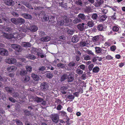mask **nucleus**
Masks as SVG:
<instances>
[{"label":"nucleus","mask_w":125,"mask_h":125,"mask_svg":"<svg viewBox=\"0 0 125 125\" xmlns=\"http://www.w3.org/2000/svg\"><path fill=\"white\" fill-rule=\"evenodd\" d=\"M61 78H73V77L71 73H68L63 74Z\"/></svg>","instance_id":"1a4fd4ad"},{"label":"nucleus","mask_w":125,"mask_h":125,"mask_svg":"<svg viewBox=\"0 0 125 125\" xmlns=\"http://www.w3.org/2000/svg\"><path fill=\"white\" fill-rule=\"evenodd\" d=\"M107 17L105 15H103L100 16L99 17V21L101 22L104 21L106 19Z\"/></svg>","instance_id":"aec40b11"},{"label":"nucleus","mask_w":125,"mask_h":125,"mask_svg":"<svg viewBox=\"0 0 125 125\" xmlns=\"http://www.w3.org/2000/svg\"><path fill=\"white\" fill-rule=\"evenodd\" d=\"M68 89V87L66 86H63L61 89V92L63 94H65L66 92L65 91Z\"/></svg>","instance_id":"f3484780"},{"label":"nucleus","mask_w":125,"mask_h":125,"mask_svg":"<svg viewBox=\"0 0 125 125\" xmlns=\"http://www.w3.org/2000/svg\"><path fill=\"white\" fill-rule=\"evenodd\" d=\"M11 21L13 23L16 25L18 24V18L16 19L14 18H13L11 19Z\"/></svg>","instance_id":"a878e982"},{"label":"nucleus","mask_w":125,"mask_h":125,"mask_svg":"<svg viewBox=\"0 0 125 125\" xmlns=\"http://www.w3.org/2000/svg\"><path fill=\"white\" fill-rule=\"evenodd\" d=\"M49 85L46 82H43L41 84V89L43 91L47 90L49 87Z\"/></svg>","instance_id":"20e7f679"},{"label":"nucleus","mask_w":125,"mask_h":125,"mask_svg":"<svg viewBox=\"0 0 125 125\" xmlns=\"http://www.w3.org/2000/svg\"><path fill=\"white\" fill-rule=\"evenodd\" d=\"M113 42L110 40H108L104 43L105 46L108 47L113 44Z\"/></svg>","instance_id":"f8f14e48"},{"label":"nucleus","mask_w":125,"mask_h":125,"mask_svg":"<svg viewBox=\"0 0 125 125\" xmlns=\"http://www.w3.org/2000/svg\"><path fill=\"white\" fill-rule=\"evenodd\" d=\"M78 17L80 18L82 20H85L86 19V16L83 14H80L78 15Z\"/></svg>","instance_id":"c85d7f7f"},{"label":"nucleus","mask_w":125,"mask_h":125,"mask_svg":"<svg viewBox=\"0 0 125 125\" xmlns=\"http://www.w3.org/2000/svg\"><path fill=\"white\" fill-rule=\"evenodd\" d=\"M99 68L98 67H95L93 69V72L97 73L99 72Z\"/></svg>","instance_id":"473e14b6"},{"label":"nucleus","mask_w":125,"mask_h":125,"mask_svg":"<svg viewBox=\"0 0 125 125\" xmlns=\"http://www.w3.org/2000/svg\"><path fill=\"white\" fill-rule=\"evenodd\" d=\"M67 32L68 34L72 35L74 31L73 30L69 29L68 30Z\"/></svg>","instance_id":"a18cd8bd"},{"label":"nucleus","mask_w":125,"mask_h":125,"mask_svg":"<svg viewBox=\"0 0 125 125\" xmlns=\"http://www.w3.org/2000/svg\"><path fill=\"white\" fill-rule=\"evenodd\" d=\"M27 73V72L25 70H21L20 72L19 73L21 76L25 75Z\"/></svg>","instance_id":"bb28decb"},{"label":"nucleus","mask_w":125,"mask_h":125,"mask_svg":"<svg viewBox=\"0 0 125 125\" xmlns=\"http://www.w3.org/2000/svg\"><path fill=\"white\" fill-rule=\"evenodd\" d=\"M85 25L86 24L83 23H80L77 25V27L80 31H82L86 28Z\"/></svg>","instance_id":"423d86ee"},{"label":"nucleus","mask_w":125,"mask_h":125,"mask_svg":"<svg viewBox=\"0 0 125 125\" xmlns=\"http://www.w3.org/2000/svg\"><path fill=\"white\" fill-rule=\"evenodd\" d=\"M25 21L23 19L21 18H18V24H22Z\"/></svg>","instance_id":"393cba45"},{"label":"nucleus","mask_w":125,"mask_h":125,"mask_svg":"<svg viewBox=\"0 0 125 125\" xmlns=\"http://www.w3.org/2000/svg\"><path fill=\"white\" fill-rule=\"evenodd\" d=\"M49 18V17L47 15H44V16L43 19L45 21L48 20Z\"/></svg>","instance_id":"680f3d73"},{"label":"nucleus","mask_w":125,"mask_h":125,"mask_svg":"<svg viewBox=\"0 0 125 125\" xmlns=\"http://www.w3.org/2000/svg\"><path fill=\"white\" fill-rule=\"evenodd\" d=\"M31 77L32 78H38V76L36 74L34 73H32L31 74Z\"/></svg>","instance_id":"0e129e2a"},{"label":"nucleus","mask_w":125,"mask_h":125,"mask_svg":"<svg viewBox=\"0 0 125 125\" xmlns=\"http://www.w3.org/2000/svg\"><path fill=\"white\" fill-rule=\"evenodd\" d=\"M62 108V106L60 104H59L57 106L56 109L58 110H61Z\"/></svg>","instance_id":"338daca9"},{"label":"nucleus","mask_w":125,"mask_h":125,"mask_svg":"<svg viewBox=\"0 0 125 125\" xmlns=\"http://www.w3.org/2000/svg\"><path fill=\"white\" fill-rule=\"evenodd\" d=\"M22 45L24 47H29L31 46V44L28 42H24L22 43Z\"/></svg>","instance_id":"cd10ccee"},{"label":"nucleus","mask_w":125,"mask_h":125,"mask_svg":"<svg viewBox=\"0 0 125 125\" xmlns=\"http://www.w3.org/2000/svg\"><path fill=\"white\" fill-rule=\"evenodd\" d=\"M79 40V36L77 35L73 36L72 39V42L74 43L77 42Z\"/></svg>","instance_id":"9d476101"},{"label":"nucleus","mask_w":125,"mask_h":125,"mask_svg":"<svg viewBox=\"0 0 125 125\" xmlns=\"http://www.w3.org/2000/svg\"><path fill=\"white\" fill-rule=\"evenodd\" d=\"M46 75L47 77L48 78H51L52 77V74L50 73H46Z\"/></svg>","instance_id":"8fccbe9b"},{"label":"nucleus","mask_w":125,"mask_h":125,"mask_svg":"<svg viewBox=\"0 0 125 125\" xmlns=\"http://www.w3.org/2000/svg\"><path fill=\"white\" fill-rule=\"evenodd\" d=\"M94 66V65L93 64H90L88 66V69L89 71H91L93 67Z\"/></svg>","instance_id":"052dcab7"},{"label":"nucleus","mask_w":125,"mask_h":125,"mask_svg":"<svg viewBox=\"0 0 125 125\" xmlns=\"http://www.w3.org/2000/svg\"><path fill=\"white\" fill-rule=\"evenodd\" d=\"M104 2L103 0H100L97 2V3L99 4V5H101L104 3Z\"/></svg>","instance_id":"774afa93"},{"label":"nucleus","mask_w":125,"mask_h":125,"mask_svg":"<svg viewBox=\"0 0 125 125\" xmlns=\"http://www.w3.org/2000/svg\"><path fill=\"white\" fill-rule=\"evenodd\" d=\"M33 50L37 52V55L39 56L42 54V51L40 49H37L36 48H34Z\"/></svg>","instance_id":"a211bd4d"},{"label":"nucleus","mask_w":125,"mask_h":125,"mask_svg":"<svg viewBox=\"0 0 125 125\" xmlns=\"http://www.w3.org/2000/svg\"><path fill=\"white\" fill-rule=\"evenodd\" d=\"M82 21L79 18H75L73 21V22L75 24H77L78 23L81 22Z\"/></svg>","instance_id":"7c9ffc66"},{"label":"nucleus","mask_w":125,"mask_h":125,"mask_svg":"<svg viewBox=\"0 0 125 125\" xmlns=\"http://www.w3.org/2000/svg\"><path fill=\"white\" fill-rule=\"evenodd\" d=\"M5 90L9 93H11L13 88H12L10 87H6L5 88Z\"/></svg>","instance_id":"c756f323"},{"label":"nucleus","mask_w":125,"mask_h":125,"mask_svg":"<svg viewBox=\"0 0 125 125\" xmlns=\"http://www.w3.org/2000/svg\"><path fill=\"white\" fill-rule=\"evenodd\" d=\"M75 63L73 62H71L68 64V65L69 67H73L75 66Z\"/></svg>","instance_id":"13d9d810"},{"label":"nucleus","mask_w":125,"mask_h":125,"mask_svg":"<svg viewBox=\"0 0 125 125\" xmlns=\"http://www.w3.org/2000/svg\"><path fill=\"white\" fill-rule=\"evenodd\" d=\"M104 25L102 24H99L97 27L98 30L100 31H104L105 29L104 28Z\"/></svg>","instance_id":"6ab92c4d"},{"label":"nucleus","mask_w":125,"mask_h":125,"mask_svg":"<svg viewBox=\"0 0 125 125\" xmlns=\"http://www.w3.org/2000/svg\"><path fill=\"white\" fill-rule=\"evenodd\" d=\"M15 122L17 125H23L22 123L19 120H16Z\"/></svg>","instance_id":"37998d69"},{"label":"nucleus","mask_w":125,"mask_h":125,"mask_svg":"<svg viewBox=\"0 0 125 125\" xmlns=\"http://www.w3.org/2000/svg\"><path fill=\"white\" fill-rule=\"evenodd\" d=\"M60 113L61 114V115H62L63 116L66 117L67 118H68V117L67 115V113L63 111H60Z\"/></svg>","instance_id":"e433bc0d"},{"label":"nucleus","mask_w":125,"mask_h":125,"mask_svg":"<svg viewBox=\"0 0 125 125\" xmlns=\"http://www.w3.org/2000/svg\"><path fill=\"white\" fill-rule=\"evenodd\" d=\"M98 17V16L97 14H93L92 15V18L93 20L96 19Z\"/></svg>","instance_id":"79ce46f5"},{"label":"nucleus","mask_w":125,"mask_h":125,"mask_svg":"<svg viewBox=\"0 0 125 125\" xmlns=\"http://www.w3.org/2000/svg\"><path fill=\"white\" fill-rule=\"evenodd\" d=\"M57 23L58 25H59L61 26H62L64 24V21L63 20V21H61L59 22L58 21Z\"/></svg>","instance_id":"a19ab883"},{"label":"nucleus","mask_w":125,"mask_h":125,"mask_svg":"<svg viewBox=\"0 0 125 125\" xmlns=\"http://www.w3.org/2000/svg\"><path fill=\"white\" fill-rule=\"evenodd\" d=\"M19 94L17 93H15L13 94L12 96L15 97L16 98L17 97H18L19 96Z\"/></svg>","instance_id":"e2e57ef3"},{"label":"nucleus","mask_w":125,"mask_h":125,"mask_svg":"<svg viewBox=\"0 0 125 125\" xmlns=\"http://www.w3.org/2000/svg\"><path fill=\"white\" fill-rule=\"evenodd\" d=\"M85 52L91 55H94V53L91 50H87Z\"/></svg>","instance_id":"f704fd0d"},{"label":"nucleus","mask_w":125,"mask_h":125,"mask_svg":"<svg viewBox=\"0 0 125 125\" xmlns=\"http://www.w3.org/2000/svg\"><path fill=\"white\" fill-rule=\"evenodd\" d=\"M8 54V51L4 48H0V55L2 56H7Z\"/></svg>","instance_id":"7ed1b4c3"},{"label":"nucleus","mask_w":125,"mask_h":125,"mask_svg":"<svg viewBox=\"0 0 125 125\" xmlns=\"http://www.w3.org/2000/svg\"><path fill=\"white\" fill-rule=\"evenodd\" d=\"M95 52L96 54L100 53L101 52L102 50V49L99 47H95Z\"/></svg>","instance_id":"b1692460"},{"label":"nucleus","mask_w":125,"mask_h":125,"mask_svg":"<svg viewBox=\"0 0 125 125\" xmlns=\"http://www.w3.org/2000/svg\"><path fill=\"white\" fill-rule=\"evenodd\" d=\"M51 39V38L50 37L47 36L41 38L40 39V40L41 41L43 42H48L50 41Z\"/></svg>","instance_id":"4468645a"},{"label":"nucleus","mask_w":125,"mask_h":125,"mask_svg":"<svg viewBox=\"0 0 125 125\" xmlns=\"http://www.w3.org/2000/svg\"><path fill=\"white\" fill-rule=\"evenodd\" d=\"M23 4L25 5L26 7L28 8H29L33 9V8H32V7L31 4H29L28 3H24Z\"/></svg>","instance_id":"de8ad7c7"},{"label":"nucleus","mask_w":125,"mask_h":125,"mask_svg":"<svg viewBox=\"0 0 125 125\" xmlns=\"http://www.w3.org/2000/svg\"><path fill=\"white\" fill-rule=\"evenodd\" d=\"M38 27L35 25H32L30 26L28 29L32 32H35L38 29Z\"/></svg>","instance_id":"0eeeda50"},{"label":"nucleus","mask_w":125,"mask_h":125,"mask_svg":"<svg viewBox=\"0 0 125 125\" xmlns=\"http://www.w3.org/2000/svg\"><path fill=\"white\" fill-rule=\"evenodd\" d=\"M110 49L112 51H114L116 49V47L115 45H113L110 47Z\"/></svg>","instance_id":"3c124183"},{"label":"nucleus","mask_w":125,"mask_h":125,"mask_svg":"<svg viewBox=\"0 0 125 125\" xmlns=\"http://www.w3.org/2000/svg\"><path fill=\"white\" fill-rule=\"evenodd\" d=\"M84 60H89L90 59V56L89 55H86L85 56L84 58Z\"/></svg>","instance_id":"4d7b16f0"},{"label":"nucleus","mask_w":125,"mask_h":125,"mask_svg":"<svg viewBox=\"0 0 125 125\" xmlns=\"http://www.w3.org/2000/svg\"><path fill=\"white\" fill-rule=\"evenodd\" d=\"M16 67L12 66L8 67L7 69V70L9 72H11L16 71Z\"/></svg>","instance_id":"2eb2a0df"},{"label":"nucleus","mask_w":125,"mask_h":125,"mask_svg":"<svg viewBox=\"0 0 125 125\" xmlns=\"http://www.w3.org/2000/svg\"><path fill=\"white\" fill-rule=\"evenodd\" d=\"M80 46L81 47H83L85 46H87L88 44V43L87 42L84 41H81L79 43Z\"/></svg>","instance_id":"412c9836"},{"label":"nucleus","mask_w":125,"mask_h":125,"mask_svg":"<svg viewBox=\"0 0 125 125\" xmlns=\"http://www.w3.org/2000/svg\"><path fill=\"white\" fill-rule=\"evenodd\" d=\"M11 34L12 35V37H11V39L14 38L19 40L22 38L21 36L19 34L17 33L14 34L13 35L12 34Z\"/></svg>","instance_id":"9b49d317"},{"label":"nucleus","mask_w":125,"mask_h":125,"mask_svg":"<svg viewBox=\"0 0 125 125\" xmlns=\"http://www.w3.org/2000/svg\"><path fill=\"white\" fill-rule=\"evenodd\" d=\"M4 3L7 5L11 6L13 4V2L11 0H6L4 1Z\"/></svg>","instance_id":"5701e85b"},{"label":"nucleus","mask_w":125,"mask_h":125,"mask_svg":"<svg viewBox=\"0 0 125 125\" xmlns=\"http://www.w3.org/2000/svg\"><path fill=\"white\" fill-rule=\"evenodd\" d=\"M119 30V27L116 26H114L113 27V30L114 31L117 32Z\"/></svg>","instance_id":"4c0bfd02"},{"label":"nucleus","mask_w":125,"mask_h":125,"mask_svg":"<svg viewBox=\"0 0 125 125\" xmlns=\"http://www.w3.org/2000/svg\"><path fill=\"white\" fill-rule=\"evenodd\" d=\"M11 47L18 52H21L22 50V48L20 46L17 44H12L11 46Z\"/></svg>","instance_id":"f03ea898"},{"label":"nucleus","mask_w":125,"mask_h":125,"mask_svg":"<svg viewBox=\"0 0 125 125\" xmlns=\"http://www.w3.org/2000/svg\"><path fill=\"white\" fill-rule=\"evenodd\" d=\"M87 25L88 26L90 27H91L94 26V24L92 20L89 19L87 21Z\"/></svg>","instance_id":"dca6fc26"},{"label":"nucleus","mask_w":125,"mask_h":125,"mask_svg":"<svg viewBox=\"0 0 125 125\" xmlns=\"http://www.w3.org/2000/svg\"><path fill=\"white\" fill-rule=\"evenodd\" d=\"M6 62L9 64H14L16 62L15 59L12 58H10L5 60Z\"/></svg>","instance_id":"39448f33"},{"label":"nucleus","mask_w":125,"mask_h":125,"mask_svg":"<svg viewBox=\"0 0 125 125\" xmlns=\"http://www.w3.org/2000/svg\"><path fill=\"white\" fill-rule=\"evenodd\" d=\"M63 20L64 21L65 25L66 26H68V24H69V23L72 21L71 19L66 16L63 18Z\"/></svg>","instance_id":"6e6552de"},{"label":"nucleus","mask_w":125,"mask_h":125,"mask_svg":"<svg viewBox=\"0 0 125 125\" xmlns=\"http://www.w3.org/2000/svg\"><path fill=\"white\" fill-rule=\"evenodd\" d=\"M78 67L79 68H80L83 70H84L85 69V66L84 65L82 64L79 65Z\"/></svg>","instance_id":"09e8293b"},{"label":"nucleus","mask_w":125,"mask_h":125,"mask_svg":"<svg viewBox=\"0 0 125 125\" xmlns=\"http://www.w3.org/2000/svg\"><path fill=\"white\" fill-rule=\"evenodd\" d=\"M12 14L14 16L16 17H18L19 16L17 12H12Z\"/></svg>","instance_id":"69168bd1"},{"label":"nucleus","mask_w":125,"mask_h":125,"mask_svg":"<svg viewBox=\"0 0 125 125\" xmlns=\"http://www.w3.org/2000/svg\"><path fill=\"white\" fill-rule=\"evenodd\" d=\"M26 57L28 59L32 60H34L36 58L35 56L31 54H27L26 55Z\"/></svg>","instance_id":"4be33fe9"},{"label":"nucleus","mask_w":125,"mask_h":125,"mask_svg":"<svg viewBox=\"0 0 125 125\" xmlns=\"http://www.w3.org/2000/svg\"><path fill=\"white\" fill-rule=\"evenodd\" d=\"M99 36H96L93 38L92 40L94 42H96L99 41Z\"/></svg>","instance_id":"2f4dec72"},{"label":"nucleus","mask_w":125,"mask_h":125,"mask_svg":"<svg viewBox=\"0 0 125 125\" xmlns=\"http://www.w3.org/2000/svg\"><path fill=\"white\" fill-rule=\"evenodd\" d=\"M24 18L26 19H31L32 18V17L31 15L28 14H24Z\"/></svg>","instance_id":"c9c22d12"},{"label":"nucleus","mask_w":125,"mask_h":125,"mask_svg":"<svg viewBox=\"0 0 125 125\" xmlns=\"http://www.w3.org/2000/svg\"><path fill=\"white\" fill-rule=\"evenodd\" d=\"M2 35L3 36L7 39H11V37H12V35L11 34H8L5 32H2L1 33Z\"/></svg>","instance_id":"ddd939ff"},{"label":"nucleus","mask_w":125,"mask_h":125,"mask_svg":"<svg viewBox=\"0 0 125 125\" xmlns=\"http://www.w3.org/2000/svg\"><path fill=\"white\" fill-rule=\"evenodd\" d=\"M68 98L69 99H73L74 98V96L72 94H70L67 96Z\"/></svg>","instance_id":"c03bdc74"},{"label":"nucleus","mask_w":125,"mask_h":125,"mask_svg":"<svg viewBox=\"0 0 125 125\" xmlns=\"http://www.w3.org/2000/svg\"><path fill=\"white\" fill-rule=\"evenodd\" d=\"M24 112L26 115L27 116H29L31 115V113L30 111L27 110H25L24 111Z\"/></svg>","instance_id":"bf43d9fd"},{"label":"nucleus","mask_w":125,"mask_h":125,"mask_svg":"<svg viewBox=\"0 0 125 125\" xmlns=\"http://www.w3.org/2000/svg\"><path fill=\"white\" fill-rule=\"evenodd\" d=\"M58 67L63 68L65 67V65L64 64L62 63H58L57 64Z\"/></svg>","instance_id":"ea45409f"},{"label":"nucleus","mask_w":125,"mask_h":125,"mask_svg":"<svg viewBox=\"0 0 125 125\" xmlns=\"http://www.w3.org/2000/svg\"><path fill=\"white\" fill-rule=\"evenodd\" d=\"M37 103H39L42 102L43 101V99L38 97Z\"/></svg>","instance_id":"6e6d98bb"},{"label":"nucleus","mask_w":125,"mask_h":125,"mask_svg":"<svg viewBox=\"0 0 125 125\" xmlns=\"http://www.w3.org/2000/svg\"><path fill=\"white\" fill-rule=\"evenodd\" d=\"M76 73L79 74H81L83 73V71L80 69H78L76 70Z\"/></svg>","instance_id":"58836bf2"},{"label":"nucleus","mask_w":125,"mask_h":125,"mask_svg":"<svg viewBox=\"0 0 125 125\" xmlns=\"http://www.w3.org/2000/svg\"><path fill=\"white\" fill-rule=\"evenodd\" d=\"M76 3L77 4L80 5V6H81L82 4V2L80 0L76 1Z\"/></svg>","instance_id":"5fc2aeb1"},{"label":"nucleus","mask_w":125,"mask_h":125,"mask_svg":"<svg viewBox=\"0 0 125 125\" xmlns=\"http://www.w3.org/2000/svg\"><path fill=\"white\" fill-rule=\"evenodd\" d=\"M51 118L52 121L55 124H57L59 121V116L57 114H52Z\"/></svg>","instance_id":"f257e3e1"},{"label":"nucleus","mask_w":125,"mask_h":125,"mask_svg":"<svg viewBox=\"0 0 125 125\" xmlns=\"http://www.w3.org/2000/svg\"><path fill=\"white\" fill-rule=\"evenodd\" d=\"M4 30L7 32H10L12 31V29L10 27H6L5 28Z\"/></svg>","instance_id":"72a5a7b5"},{"label":"nucleus","mask_w":125,"mask_h":125,"mask_svg":"<svg viewBox=\"0 0 125 125\" xmlns=\"http://www.w3.org/2000/svg\"><path fill=\"white\" fill-rule=\"evenodd\" d=\"M27 70L28 72H31L32 70V67L30 66H26Z\"/></svg>","instance_id":"49530a36"},{"label":"nucleus","mask_w":125,"mask_h":125,"mask_svg":"<svg viewBox=\"0 0 125 125\" xmlns=\"http://www.w3.org/2000/svg\"><path fill=\"white\" fill-rule=\"evenodd\" d=\"M9 101L13 103H15L16 101V100L13 98L12 97H11L9 98Z\"/></svg>","instance_id":"864d4df0"},{"label":"nucleus","mask_w":125,"mask_h":125,"mask_svg":"<svg viewBox=\"0 0 125 125\" xmlns=\"http://www.w3.org/2000/svg\"><path fill=\"white\" fill-rule=\"evenodd\" d=\"M105 58L107 60H112L113 59V57H112L111 55H108L105 57Z\"/></svg>","instance_id":"603ef678"}]
</instances>
